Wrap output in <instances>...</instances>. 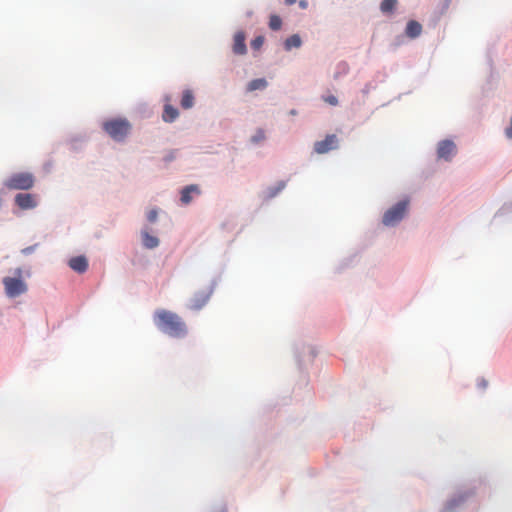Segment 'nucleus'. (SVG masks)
<instances>
[{"mask_svg":"<svg viewBox=\"0 0 512 512\" xmlns=\"http://www.w3.org/2000/svg\"><path fill=\"white\" fill-rule=\"evenodd\" d=\"M157 328L173 338H184L188 334V327L184 320L176 313L159 309L153 316Z\"/></svg>","mask_w":512,"mask_h":512,"instance_id":"obj_1","label":"nucleus"},{"mask_svg":"<svg viewBox=\"0 0 512 512\" xmlns=\"http://www.w3.org/2000/svg\"><path fill=\"white\" fill-rule=\"evenodd\" d=\"M69 267L78 273H84L88 268V261L84 256L73 257L69 260Z\"/></svg>","mask_w":512,"mask_h":512,"instance_id":"obj_12","label":"nucleus"},{"mask_svg":"<svg viewBox=\"0 0 512 512\" xmlns=\"http://www.w3.org/2000/svg\"><path fill=\"white\" fill-rule=\"evenodd\" d=\"M267 87V81L264 78L254 79L247 85V91L263 90Z\"/></svg>","mask_w":512,"mask_h":512,"instance_id":"obj_18","label":"nucleus"},{"mask_svg":"<svg viewBox=\"0 0 512 512\" xmlns=\"http://www.w3.org/2000/svg\"><path fill=\"white\" fill-rule=\"evenodd\" d=\"M104 131L115 141H123L131 130V125L126 119H110L102 125Z\"/></svg>","mask_w":512,"mask_h":512,"instance_id":"obj_3","label":"nucleus"},{"mask_svg":"<svg viewBox=\"0 0 512 512\" xmlns=\"http://www.w3.org/2000/svg\"><path fill=\"white\" fill-rule=\"evenodd\" d=\"M323 101L331 106H337L338 105V99L334 95H328L322 97Z\"/></svg>","mask_w":512,"mask_h":512,"instance_id":"obj_23","label":"nucleus"},{"mask_svg":"<svg viewBox=\"0 0 512 512\" xmlns=\"http://www.w3.org/2000/svg\"><path fill=\"white\" fill-rule=\"evenodd\" d=\"M195 97L193 92L190 89H186L182 93V98L180 101V105L183 109H190L194 106Z\"/></svg>","mask_w":512,"mask_h":512,"instance_id":"obj_15","label":"nucleus"},{"mask_svg":"<svg viewBox=\"0 0 512 512\" xmlns=\"http://www.w3.org/2000/svg\"><path fill=\"white\" fill-rule=\"evenodd\" d=\"M3 285L5 293L9 298H16L27 292V284L22 279V269L14 270V277H4Z\"/></svg>","mask_w":512,"mask_h":512,"instance_id":"obj_2","label":"nucleus"},{"mask_svg":"<svg viewBox=\"0 0 512 512\" xmlns=\"http://www.w3.org/2000/svg\"><path fill=\"white\" fill-rule=\"evenodd\" d=\"M15 204L21 210L33 209L37 206V196L30 193H18L14 198Z\"/></svg>","mask_w":512,"mask_h":512,"instance_id":"obj_8","label":"nucleus"},{"mask_svg":"<svg viewBox=\"0 0 512 512\" xmlns=\"http://www.w3.org/2000/svg\"><path fill=\"white\" fill-rule=\"evenodd\" d=\"M35 184V177L30 172H18L12 174L4 185L9 190H29Z\"/></svg>","mask_w":512,"mask_h":512,"instance_id":"obj_4","label":"nucleus"},{"mask_svg":"<svg viewBox=\"0 0 512 512\" xmlns=\"http://www.w3.org/2000/svg\"><path fill=\"white\" fill-rule=\"evenodd\" d=\"M192 194H200V189L197 185L192 184L184 187L181 191V202L184 205L189 204L192 201Z\"/></svg>","mask_w":512,"mask_h":512,"instance_id":"obj_13","label":"nucleus"},{"mask_svg":"<svg viewBox=\"0 0 512 512\" xmlns=\"http://www.w3.org/2000/svg\"><path fill=\"white\" fill-rule=\"evenodd\" d=\"M479 385H480L482 388H486V387H487V385H488V383H487V381H485V380H481V382L479 383Z\"/></svg>","mask_w":512,"mask_h":512,"instance_id":"obj_27","label":"nucleus"},{"mask_svg":"<svg viewBox=\"0 0 512 512\" xmlns=\"http://www.w3.org/2000/svg\"><path fill=\"white\" fill-rule=\"evenodd\" d=\"M406 35L410 38L418 37L422 32V26L419 22L411 20L406 26Z\"/></svg>","mask_w":512,"mask_h":512,"instance_id":"obj_14","label":"nucleus"},{"mask_svg":"<svg viewBox=\"0 0 512 512\" xmlns=\"http://www.w3.org/2000/svg\"><path fill=\"white\" fill-rule=\"evenodd\" d=\"M456 153V145L451 140H443L438 144L437 154L439 158L446 161L452 159Z\"/></svg>","mask_w":512,"mask_h":512,"instance_id":"obj_9","label":"nucleus"},{"mask_svg":"<svg viewBox=\"0 0 512 512\" xmlns=\"http://www.w3.org/2000/svg\"><path fill=\"white\" fill-rule=\"evenodd\" d=\"M212 295V288L207 287L205 289L195 292L190 300L189 309L198 311L202 309L209 301Z\"/></svg>","mask_w":512,"mask_h":512,"instance_id":"obj_6","label":"nucleus"},{"mask_svg":"<svg viewBox=\"0 0 512 512\" xmlns=\"http://www.w3.org/2000/svg\"><path fill=\"white\" fill-rule=\"evenodd\" d=\"M296 1H297V0H285V3H286L287 5H292V4H294Z\"/></svg>","mask_w":512,"mask_h":512,"instance_id":"obj_29","label":"nucleus"},{"mask_svg":"<svg viewBox=\"0 0 512 512\" xmlns=\"http://www.w3.org/2000/svg\"><path fill=\"white\" fill-rule=\"evenodd\" d=\"M34 248H35V246L27 247V248L23 249V253L24 254L32 253L34 251Z\"/></svg>","mask_w":512,"mask_h":512,"instance_id":"obj_26","label":"nucleus"},{"mask_svg":"<svg viewBox=\"0 0 512 512\" xmlns=\"http://www.w3.org/2000/svg\"><path fill=\"white\" fill-rule=\"evenodd\" d=\"M269 27L270 29L277 31L282 27V20L278 15H271L269 19Z\"/></svg>","mask_w":512,"mask_h":512,"instance_id":"obj_20","label":"nucleus"},{"mask_svg":"<svg viewBox=\"0 0 512 512\" xmlns=\"http://www.w3.org/2000/svg\"><path fill=\"white\" fill-rule=\"evenodd\" d=\"M158 211L156 209H152L147 213V219L149 222L153 223L157 220Z\"/></svg>","mask_w":512,"mask_h":512,"instance_id":"obj_24","label":"nucleus"},{"mask_svg":"<svg viewBox=\"0 0 512 512\" xmlns=\"http://www.w3.org/2000/svg\"><path fill=\"white\" fill-rule=\"evenodd\" d=\"M397 5V0H383L380 9L383 13H391Z\"/></svg>","mask_w":512,"mask_h":512,"instance_id":"obj_19","label":"nucleus"},{"mask_svg":"<svg viewBox=\"0 0 512 512\" xmlns=\"http://www.w3.org/2000/svg\"><path fill=\"white\" fill-rule=\"evenodd\" d=\"M299 4H300V6H301L302 8H306V6H307V3H306V1H305V0H301Z\"/></svg>","mask_w":512,"mask_h":512,"instance_id":"obj_28","label":"nucleus"},{"mask_svg":"<svg viewBox=\"0 0 512 512\" xmlns=\"http://www.w3.org/2000/svg\"><path fill=\"white\" fill-rule=\"evenodd\" d=\"M170 101H171V98L169 96H166L164 109H163V113H162V119L164 122H167V123H171V122L175 121L179 116L178 110L173 105H171Z\"/></svg>","mask_w":512,"mask_h":512,"instance_id":"obj_10","label":"nucleus"},{"mask_svg":"<svg viewBox=\"0 0 512 512\" xmlns=\"http://www.w3.org/2000/svg\"><path fill=\"white\" fill-rule=\"evenodd\" d=\"M409 206V200H401L383 215L382 222L385 226H394L399 223L405 216Z\"/></svg>","mask_w":512,"mask_h":512,"instance_id":"obj_5","label":"nucleus"},{"mask_svg":"<svg viewBox=\"0 0 512 512\" xmlns=\"http://www.w3.org/2000/svg\"><path fill=\"white\" fill-rule=\"evenodd\" d=\"M338 148V138L335 134H329L324 140L314 143V151L317 154H325Z\"/></svg>","mask_w":512,"mask_h":512,"instance_id":"obj_7","label":"nucleus"},{"mask_svg":"<svg viewBox=\"0 0 512 512\" xmlns=\"http://www.w3.org/2000/svg\"><path fill=\"white\" fill-rule=\"evenodd\" d=\"M245 33L243 31H238L234 35V42L232 46V50L237 55H244L247 52L246 44H245Z\"/></svg>","mask_w":512,"mask_h":512,"instance_id":"obj_11","label":"nucleus"},{"mask_svg":"<svg viewBox=\"0 0 512 512\" xmlns=\"http://www.w3.org/2000/svg\"><path fill=\"white\" fill-rule=\"evenodd\" d=\"M302 44V40L298 34H293L285 40L284 48L290 51L292 48H299Z\"/></svg>","mask_w":512,"mask_h":512,"instance_id":"obj_17","label":"nucleus"},{"mask_svg":"<svg viewBox=\"0 0 512 512\" xmlns=\"http://www.w3.org/2000/svg\"><path fill=\"white\" fill-rule=\"evenodd\" d=\"M266 138L265 131L263 129H258L256 133L251 137V141L255 144H258L264 141Z\"/></svg>","mask_w":512,"mask_h":512,"instance_id":"obj_21","label":"nucleus"},{"mask_svg":"<svg viewBox=\"0 0 512 512\" xmlns=\"http://www.w3.org/2000/svg\"><path fill=\"white\" fill-rule=\"evenodd\" d=\"M505 135L509 138V139H512V116H511V123H510V126L507 127L505 129Z\"/></svg>","mask_w":512,"mask_h":512,"instance_id":"obj_25","label":"nucleus"},{"mask_svg":"<svg viewBox=\"0 0 512 512\" xmlns=\"http://www.w3.org/2000/svg\"><path fill=\"white\" fill-rule=\"evenodd\" d=\"M143 245L148 249H153L159 245L157 237L150 235L147 231L142 232Z\"/></svg>","mask_w":512,"mask_h":512,"instance_id":"obj_16","label":"nucleus"},{"mask_svg":"<svg viewBox=\"0 0 512 512\" xmlns=\"http://www.w3.org/2000/svg\"><path fill=\"white\" fill-rule=\"evenodd\" d=\"M264 37L263 36H257L251 41V47L254 50H259L262 45L264 44Z\"/></svg>","mask_w":512,"mask_h":512,"instance_id":"obj_22","label":"nucleus"}]
</instances>
